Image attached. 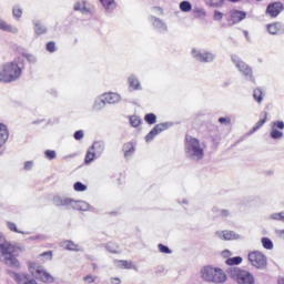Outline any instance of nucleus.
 Here are the masks:
<instances>
[{
	"mask_svg": "<svg viewBox=\"0 0 284 284\" xmlns=\"http://www.w3.org/2000/svg\"><path fill=\"white\" fill-rule=\"evenodd\" d=\"M216 236L222 241H237V239H241V235L236 234L234 231L216 232Z\"/></svg>",
	"mask_w": 284,
	"mask_h": 284,
	"instance_id": "14",
	"label": "nucleus"
},
{
	"mask_svg": "<svg viewBox=\"0 0 284 284\" xmlns=\"http://www.w3.org/2000/svg\"><path fill=\"white\" fill-rule=\"evenodd\" d=\"M83 281H84V283H88V284L94 283V281H97V276H94V275H87V276L83 277Z\"/></svg>",
	"mask_w": 284,
	"mask_h": 284,
	"instance_id": "48",
	"label": "nucleus"
},
{
	"mask_svg": "<svg viewBox=\"0 0 284 284\" xmlns=\"http://www.w3.org/2000/svg\"><path fill=\"white\" fill-rule=\"evenodd\" d=\"M180 10L182 12H192V2L187 0L180 2Z\"/></svg>",
	"mask_w": 284,
	"mask_h": 284,
	"instance_id": "30",
	"label": "nucleus"
},
{
	"mask_svg": "<svg viewBox=\"0 0 284 284\" xmlns=\"http://www.w3.org/2000/svg\"><path fill=\"white\" fill-rule=\"evenodd\" d=\"M225 3V0H209L211 8H221Z\"/></svg>",
	"mask_w": 284,
	"mask_h": 284,
	"instance_id": "37",
	"label": "nucleus"
},
{
	"mask_svg": "<svg viewBox=\"0 0 284 284\" xmlns=\"http://www.w3.org/2000/svg\"><path fill=\"white\" fill-rule=\"evenodd\" d=\"M230 254H231V253H230L229 250L222 252V256H223L224 258H227V256H230Z\"/></svg>",
	"mask_w": 284,
	"mask_h": 284,
	"instance_id": "58",
	"label": "nucleus"
},
{
	"mask_svg": "<svg viewBox=\"0 0 284 284\" xmlns=\"http://www.w3.org/2000/svg\"><path fill=\"white\" fill-rule=\"evenodd\" d=\"M33 26H34V32L38 36L45 34V32H48V29H45V26H43L41 22L37 20L33 22Z\"/></svg>",
	"mask_w": 284,
	"mask_h": 284,
	"instance_id": "27",
	"label": "nucleus"
},
{
	"mask_svg": "<svg viewBox=\"0 0 284 284\" xmlns=\"http://www.w3.org/2000/svg\"><path fill=\"white\" fill-rule=\"evenodd\" d=\"M229 1H232L233 3H236V1H239V0H229Z\"/></svg>",
	"mask_w": 284,
	"mask_h": 284,
	"instance_id": "63",
	"label": "nucleus"
},
{
	"mask_svg": "<svg viewBox=\"0 0 284 284\" xmlns=\"http://www.w3.org/2000/svg\"><path fill=\"white\" fill-rule=\"evenodd\" d=\"M245 17H247V12L245 11H240V10H233L231 11V19H229V23H241V21H243V19H245Z\"/></svg>",
	"mask_w": 284,
	"mask_h": 284,
	"instance_id": "15",
	"label": "nucleus"
},
{
	"mask_svg": "<svg viewBox=\"0 0 284 284\" xmlns=\"http://www.w3.org/2000/svg\"><path fill=\"white\" fill-rule=\"evenodd\" d=\"M24 284H37V281L36 280H30V281L26 282Z\"/></svg>",
	"mask_w": 284,
	"mask_h": 284,
	"instance_id": "60",
	"label": "nucleus"
},
{
	"mask_svg": "<svg viewBox=\"0 0 284 284\" xmlns=\"http://www.w3.org/2000/svg\"><path fill=\"white\" fill-rule=\"evenodd\" d=\"M26 58L28 59L29 63H34L37 59L32 54H26Z\"/></svg>",
	"mask_w": 284,
	"mask_h": 284,
	"instance_id": "52",
	"label": "nucleus"
},
{
	"mask_svg": "<svg viewBox=\"0 0 284 284\" xmlns=\"http://www.w3.org/2000/svg\"><path fill=\"white\" fill-rule=\"evenodd\" d=\"M262 244L265 250H273L274 247V243H272V240H270L268 237H263Z\"/></svg>",
	"mask_w": 284,
	"mask_h": 284,
	"instance_id": "35",
	"label": "nucleus"
},
{
	"mask_svg": "<svg viewBox=\"0 0 284 284\" xmlns=\"http://www.w3.org/2000/svg\"><path fill=\"white\" fill-rule=\"evenodd\" d=\"M17 250H26L19 245L11 244L3 233H0V261L8 265V267H13V270H19L21 263L14 256Z\"/></svg>",
	"mask_w": 284,
	"mask_h": 284,
	"instance_id": "1",
	"label": "nucleus"
},
{
	"mask_svg": "<svg viewBox=\"0 0 284 284\" xmlns=\"http://www.w3.org/2000/svg\"><path fill=\"white\" fill-rule=\"evenodd\" d=\"M219 123H221L222 125H230L232 123V119H230V118H220Z\"/></svg>",
	"mask_w": 284,
	"mask_h": 284,
	"instance_id": "50",
	"label": "nucleus"
},
{
	"mask_svg": "<svg viewBox=\"0 0 284 284\" xmlns=\"http://www.w3.org/2000/svg\"><path fill=\"white\" fill-rule=\"evenodd\" d=\"M111 283H112V284H121V278H119V277H112V278H111Z\"/></svg>",
	"mask_w": 284,
	"mask_h": 284,
	"instance_id": "55",
	"label": "nucleus"
},
{
	"mask_svg": "<svg viewBox=\"0 0 284 284\" xmlns=\"http://www.w3.org/2000/svg\"><path fill=\"white\" fill-rule=\"evenodd\" d=\"M21 67L17 61L7 62L0 67V83H13L21 78Z\"/></svg>",
	"mask_w": 284,
	"mask_h": 284,
	"instance_id": "2",
	"label": "nucleus"
},
{
	"mask_svg": "<svg viewBox=\"0 0 284 284\" xmlns=\"http://www.w3.org/2000/svg\"><path fill=\"white\" fill-rule=\"evenodd\" d=\"M62 247L64 250H69L70 252H81V247H79V244H74V242L72 241L62 242Z\"/></svg>",
	"mask_w": 284,
	"mask_h": 284,
	"instance_id": "23",
	"label": "nucleus"
},
{
	"mask_svg": "<svg viewBox=\"0 0 284 284\" xmlns=\"http://www.w3.org/2000/svg\"><path fill=\"white\" fill-rule=\"evenodd\" d=\"M168 128H172V123L165 122V123H160L156 124L145 136L146 143H150V141L154 140V136L158 134H161V132H164V130H168Z\"/></svg>",
	"mask_w": 284,
	"mask_h": 284,
	"instance_id": "10",
	"label": "nucleus"
},
{
	"mask_svg": "<svg viewBox=\"0 0 284 284\" xmlns=\"http://www.w3.org/2000/svg\"><path fill=\"white\" fill-rule=\"evenodd\" d=\"M268 219L271 221H282L283 222V212L280 213H272Z\"/></svg>",
	"mask_w": 284,
	"mask_h": 284,
	"instance_id": "41",
	"label": "nucleus"
},
{
	"mask_svg": "<svg viewBox=\"0 0 284 284\" xmlns=\"http://www.w3.org/2000/svg\"><path fill=\"white\" fill-rule=\"evenodd\" d=\"M130 123L133 128H139V125H141V119H139L136 115H132L130 118Z\"/></svg>",
	"mask_w": 284,
	"mask_h": 284,
	"instance_id": "39",
	"label": "nucleus"
},
{
	"mask_svg": "<svg viewBox=\"0 0 284 284\" xmlns=\"http://www.w3.org/2000/svg\"><path fill=\"white\" fill-rule=\"evenodd\" d=\"M23 14V10L19 7H13V17H17L18 19H21Z\"/></svg>",
	"mask_w": 284,
	"mask_h": 284,
	"instance_id": "46",
	"label": "nucleus"
},
{
	"mask_svg": "<svg viewBox=\"0 0 284 284\" xmlns=\"http://www.w3.org/2000/svg\"><path fill=\"white\" fill-rule=\"evenodd\" d=\"M253 98L257 103H261L263 101V91L261 89H255L253 92Z\"/></svg>",
	"mask_w": 284,
	"mask_h": 284,
	"instance_id": "36",
	"label": "nucleus"
},
{
	"mask_svg": "<svg viewBox=\"0 0 284 284\" xmlns=\"http://www.w3.org/2000/svg\"><path fill=\"white\" fill-rule=\"evenodd\" d=\"M73 9L75 12H81V14H92L94 12V7L83 0L75 2Z\"/></svg>",
	"mask_w": 284,
	"mask_h": 284,
	"instance_id": "11",
	"label": "nucleus"
},
{
	"mask_svg": "<svg viewBox=\"0 0 284 284\" xmlns=\"http://www.w3.org/2000/svg\"><path fill=\"white\" fill-rule=\"evenodd\" d=\"M232 61L237 70L243 74V77L247 79V81H254L252 68L247 63L241 61V59H239V55H232Z\"/></svg>",
	"mask_w": 284,
	"mask_h": 284,
	"instance_id": "8",
	"label": "nucleus"
},
{
	"mask_svg": "<svg viewBox=\"0 0 284 284\" xmlns=\"http://www.w3.org/2000/svg\"><path fill=\"white\" fill-rule=\"evenodd\" d=\"M120 265L124 270H132V262H130V261L122 260V261H120Z\"/></svg>",
	"mask_w": 284,
	"mask_h": 284,
	"instance_id": "45",
	"label": "nucleus"
},
{
	"mask_svg": "<svg viewBox=\"0 0 284 284\" xmlns=\"http://www.w3.org/2000/svg\"><path fill=\"white\" fill-rule=\"evenodd\" d=\"M278 284H284V277L278 278Z\"/></svg>",
	"mask_w": 284,
	"mask_h": 284,
	"instance_id": "61",
	"label": "nucleus"
},
{
	"mask_svg": "<svg viewBox=\"0 0 284 284\" xmlns=\"http://www.w3.org/2000/svg\"><path fill=\"white\" fill-rule=\"evenodd\" d=\"M70 210H78L80 212H88L90 210V204L85 201H74L71 199Z\"/></svg>",
	"mask_w": 284,
	"mask_h": 284,
	"instance_id": "16",
	"label": "nucleus"
},
{
	"mask_svg": "<svg viewBox=\"0 0 284 284\" xmlns=\"http://www.w3.org/2000/svg\"><path fill=\"white\" fill-rule=\"evenodd\" d=\"M129 85L133 88V90H141V82H139V79L134 75L129 77Z\"/></svg>",
	"mask_w": 284,
	"mask_h": 284,
	"instance_id": "29",
	"label": "nucleus"
},
{
	"mask_svg": "<svg viewBox=\"0 0 284 284\" xmlns=\"http://www.w3.org/2000/svg\"><path fill=\"white\" fill-rule=\"evenodd\" d=\"M270 34H281L283 32V24L281 22H275L267 26Z\"/></svg>",
	"mask_w": 284,
	"mask_h": 284,
	"instance_id": "22",
	"label": "nucleus"
},
{
	"mask_svg": "<svg viewBox=\"0 0 284 284\" xmlns=\"http://www.w3.org/2000/svg\"><path fill=\"white\" fill-rule=\"evenodd\" d=\"M10 136V133L8 132V126L4 124H0V148L6 145V142L8 141Z\"/></svg>",
	"mask_w": 284,
	"mask_h": 284,
	"instance_id": "21",
	"label": "nucleus"
},
{
	"mask_svg": "<svg viewBox=\"0 0 284 284\" xmlns=\"http://www.w3.org/2000/svg\"><path fill=\"white\" fill-rule=\"evenodd\" d=\"M281 3L274 2L272 4H268L266 12L267 14H270V17H278V14H281Z\"/></svg>",
	"mask_w": 284,
	"mask_h": 284,
	"instance_id": "19",
	"label": "nucleus"
},
{
	"mask_svg": "<svg viewBox=\"0 0 284 284\" xmlns=\"http://www.w3.org/2000/svg\"><path fill=\"white\" fill-rule=\"evenodd\" d=\"M29 270L32 276H34V278H38V281H42V283H54V277H52L50 273L45 272V270H43V266H39L31 262L29 263Z\"/></svg>",
	"mask_w": 284,
	"mask_h": 284,
	"instance_id": "7",
	"label": "nucleus"
},
{
	"mask_svg": "<svg viewBox=\"0 0 284 284\" xmlns=\"http://www.w3.org/2000/svg\"><path fill=\"white\" fill-rule=\"evenodd\" d=\"M151 20L153 23V28H155V30H158V32H168V24H165V22H163V20H161L156 17H152Z\"/></svg>",
	"mask_w": 284,
	"mask_h": 284,
	"instance_id": "18",
	"label": "nucleus"
},
{
	"mask_svg": "<svg viewBox=\"0 0 284 284\" xmlns=\"http://www.w3.org/2000/svg\"><path fill=\"white\" fill-rule=\"evenodd\" d=\"M193 14L196 19H205V17H207V11H205L202 7L195 6L193 8Z\"/></svg>",
	"mask_w": 284,
	"mask_h": 284,
	"instance_id": "24",
	"label": "nucleus"
},
{
	"mask_svg": "<svg viewBox=\"0 0 284 284\" xmlns=\"http://www.w3.org/2000/svg\"><path fill=\"white\" fill-rule=\"evenodd\" d=\"M102 98H103V101L105 103H109V105H112L114 103H119V101H121V95H119L118 93H112V92L104 93L102 95Z\"/></svg>",
	"mask_w": 284,
	"mask_h": 284,
	"instance_id": "17",
	"label": "nucleus"
},
{
	"mask_svg": "<svg viewBox=\"0 0 284 284\" xmlns=\"http://www.w3.org/2000/svg\"><path fill=\"white\" fill-rule=\"evenodd\" d=\"M248 261L253 267H256L257 270H264V267L267 266V257L258 251L251 252L248 254Z\"/></svg>",
	"mask_w": 284,
	"mask_h": 284,
	"instance_id": "9",
	"label": "nucleus"
},
{
	"mask_svg": "<svg viewBox=\"0 0 284 284\" xmlns=\"http://www.w3.org/2000/svg\"><path fill=\"white\" fill-rule=\"evenodd\" d=\"M244 34H245L246 39H250V33L247 31H244Z\"/></svg>",
	"mask_w": 284,
	"mask_h": 284,
	"instance_id": "62",
	"label": "nucleus"
},
{
	"mask_svg": "<svg viewBox=\"0 0 284 284\" xmlns=\"http://www.w3.org/2000/svg\"><path fill=\"white\" fill-rule=\"evenodd\" d=\"M9 230H11V232H16L17 234H23L22 231H19V229H17V224L12 223V222H8L7 223Z\"/></svg>",
	"mask_w": 284,
	"mask_h": 284,
	"instance_id": "43",
	"label": "nucleus"
},
{
	"mask_svg": "<svg viewBox=\"0 0 284 284\" xmlns=\"http://www.w3.org/2000/svg\"><path fill=\"white\" fill-rule=\"evenodd\" d=\"M144 121H146L149 125H154V123H156V115L154 113H149L144 116Z\"/></svg>",
	"mask_w": 284,
	"mask_h": 284,
	"instance_id": "34",
	"label": "nucleus"
},
{
	"mask_svg": "<svg viewBox=\"0 0 284 284\" xmlns=\"http://www.w3.org/2000/svg\"><path fill=\"white\" fill-rule=\"evenodd\" d=\"M193 58L201 63H212L214 61V54L211 52L201 53L196 49L192 50Z\"/></svg>",
	"mask_w": 284,
	"mask_h": 284,
	"instance_id": "12",
	"label": "nucleus"
},
{
	"mask_svg": "<svg viewBox=\"0 0 284 284\" xmlns=\"http://www.w3.org/2000/svg\"><path fill=\"white\" fill-rule=\"evenodd\" d=\"M105 103L103 95H101L100 99L95 100L93 108L94 110H103V108H105Z\"/></svg>",
	"mask_w": 284,
	"mask_h": 284,
	"instance_id": "32",
	"label": "nucleus"
},
{
	"mask_svg": "<svg viewBox=\"0 0 284 284\" xmlns=\"http://www.w3.org/2000/svg\"><path fill=\"white\" fill-rule=\"evenodd\" d=\"M0 30H4V32H13V33L19 32V29H17V27L7 24V22L3 21L2 19H0Z\"/></svg>",
	"mask_w": 284,
	"mask_h": 284,
	"instance_id": "26",
	"label": "nucleus"
},
{
	"mask_svg": "<svg viewBox=\"0 0 284 284\" xmlns=\"http://www.w3.org/2000/svg\"><path fill=\"white\" fill-rule=\"evenodd\" d=\"M7 274H9L10 276H14L16 278L19 277V274L12 272L11 270H7Z\"/></svg>",
	"mask_w": 284,
	"mask_h": 284,
	"instance_id": "56",
	"label": "nucleus"
},
{
	"mask_svg": "<svg viewBox=\"0 0 284 284\" xmlns=\"http://www.w3.org/2000/svg\"><path fill=\"white\" fill-rule=\"evenodd\" d=\"M158 248L162 254H172V250L163 244H159Z\"/></svg>",
	"mask_w": 284,
	"mask_h": 284,
	"instance_id": "42",
	"label": "nucleus"
},
{
	"mask_svg": "<svg viewBox=\"0 0 284 284\" xmlns=\"http://www.w3.org/2000/svg\"><path fill=\"white\" fill-rule=\"evenodd\" d=\"M100 2L106 12H112V10L116 8V2L114 0H100Z\"/></svg>",
	"mask_w": 284,
	"mask_h": 284,
	"instance_id": "25",
	"label": "nucleus"
},
{
	"mask_svg": "<svg viewBox=\"0 0 284 284\" xmlns=\"http://www.w3.org/2000/svg\"><path fill=\"white\" fill-rule=\"evenodd\" d=\"M47 50L48 52H54L57 50V45L54 44V42H48Z\"/></svg>",
	"mask_w": 284,
	"mask_h": 284,
	"instance_id": "51",
	"label": "nucleus"
},
{
	"mask_svg": "<svg viewBox=\"0 0 284 284\" xmlns=\"http://www.w3.org/2000/svg\"><path fill=\"white\" fill-rule=\"evenodd\" d=\"M24 170H32V162L28 161L24 163Z\"/></svg>",
	"mask_w": 284,
	"mask_h": 284,
	"instance_id": "54",
	"label": "nucleus"
},
{
	"mask_svg": "<svg viewBox=\"0 0 284 284\" xmlns=\"http://www.w3.org/2000/svg\"><path fill=\"white\" fill-rule=\"evenodd\" d=\"M185 154L191 161H201L205 156V151L203 146H201V141L196 138L186 136Z\"/></svg>",
	"mask_w": 284,
	"mask_h": 284,
	"instance_id": "3",
	"label": "nucleus"
},
{
	"mask_svg": "<svg viewBox=\"0 0 284 284\" xmlns=\"http://www.w3.org/2000/svg\"><path fill=\"white\" fill-rule=\"evenodd\" d=\"M243 263V257L241 256H235V257H230L226 260V265H241Z\"/></svg>",
	"mask_w": 284,
	"mask_h": 284,
	"instance_id": "31",
	"label": "nucleus"
},
{
	"mask_svg": "<svg viewBox=\"0 0 284 284\" xmlns=\"http://www.w3.org/2000/svg\"><path fill=\"white\" fill-rule=\"evenodd\" d=\"M74 139L75 141H81V139H83V136H85V133H83V130H79L74 133Z\"/></svg>",
	"mask_w": 284,
	"mask_h": 284,
	"instance_id": "49",
	"label": "nucleus"
},
{
	"mask_svg": "<svg viewBox=\"0 0 284 284\" xmlns=\"http://www.w3.org/2000/svg\"><path fill=\"white\" fill-rule=\"evenodd\" d=\"M226 272L229 276L239 284H254V275H252V273L248 271L241 270L236 266H231Z\"/></svg>",
	"mask_w": 284,
	"mask_h": 284,
	"instance_id": "5",
	"label": "nucleus"
},
{
	"mask_svg": "<svg viewBox=\"0 0 284 284\" xmlns=\"http://www.w3.org/2000/svg\"><path fill=\"white\" fill-rule=\"evenodd\" d=\"M70 202H71L70 197H61L59 195L53 197V203L58 207L64 206V207H68V210H70Z\"/></svg>",
	"mask_w": 284,
	"mask_h": 284,
	"instance_id": "20",
	"label": "nucleus"
},
{
	"mask_svg": "<svg viewBox=\"0 0 284 284\" xmlns=\"http://www.w3.org/2000/svg\"><path fill=\"white\" fill-rule=\"evenodd\" d=\"M103 152H105V142H103V141L93 142V144L87 151L84 162L87 164L92 163V161H94V159H97V156L98 158L101 156V154H103Z\"/></svg>",
	"mask_w": 284,
	"mask_h": 284,
	"instance_id": "6",
	"label": "nucleus"
},
{
	"mask_svg": "<svg viewBox=\"0 0 284 284\" xmlns=\"http://www.w3.org/2000/svg\"><path fill=\"white\" fill-rule=\"evenodd\" d=\"M123 152L125 159H128V156H132V154H134V144H132V142L125 143L123 145Z\"/></svg>",
	"mask_w": 284,
	"mask_h": 284,
	"instance_id": "28",
	"label": "nucleus"
},
{
	"mask_svg": "<svg viewBox=\"0 0 284 284\" xmlns=\"http://www.w3.org/2000/svg\"><path fill=\"white\" fill-rule=\"evenodd\" d=\"M75 192H85L88 190V186L81 182H77L74 184Z\"/></svg>",
	"mask_w": 284,
	"mask_h": 284,
	"instance_id": "40",
	"label": "nucleus"
},
{
	"mask_svg": "<svg viewBox=\"0 0 284 284\" xmlns=\"http://www.w3.org/2000/svg\"><path fill=\"white\" fill-rule=\"evenodd\" d=\"M220 216H224V217L230 216V211H227V210H220Z\"/></svg>",
	"mask_w": 284,
	"mask_h": 284,
	"instance_id": "53",
	"label": "nucleus"
},
{
	"mask_svg": "<svg viewBox=\"0 0 284 284\" xmlns=\"http://www.w3.org/2000/svg\"><path fill=\"white\" fill-rule=\"evenodd\" d=\"M266 121H267V113H265V119H262L256 122V124L253 128V132H256V130H260V128H263V125H265Z\"/></svg>",
	"mask_w": 284,
	"mask_h": 284,
	"instance_id": "38",
	"label": "nucleus"
},
{
	"mask_svg": "<svg viewBox=\"0 0 284 284\" xmlns=\"http://www.w3.org/2000/svg\"><path fill=\"white\" fill-rule=\"evenodd\" d=\"M214 21H223V12L216 10L213 16Z\"/></svg>",
	"mask_w": 284,
	"mask_h": 284,
	"instance_id": "47",
	"label": "nucleus"
},
{
	"mask_svg": "<svg viewBox=\"0 0 284 284\" xmlns=\"http://www.w3.org/2000/svg\"><path fill=\"white\" fill-rule=\"evenodd\" d=\"M44 154L49 159V161H52V160L57 159V152L55 151L47 150L44 152Z\"/></svg>",
	"mask_w": 284,
	"mask_h": 284,
	"instance_id": "44",
	"label": "nucleus"
},
{
	"mask_svg": "<svg viewBox=\"0 0 284 284\" xmlns=\"http://www.w3.org/2000/svg\"><path fill=\"white\" fill-rule=\"evenodd\" d=\"M41 256H48V258H52V252H44Z\"/></svg>",
	"mask_w": 284,
	"mask_h": 284,
	"instance_id": "59",
	"label": "nucleus"
},
{
	"mask_svg": "<svg viewBox=\"0 0 284 284\" xmlns=\"http://www.w3.org/2000/svg\"><path fill=\"white\" fill-rule=\"evenodd\" d=\"M212 212H214L215 214H217V216L221 215V210H219V207H216V206H214V207L212 209Z\"/></svg>",
	"mask_w": 284,
	"mask_h": 284,
	"instance_id": "57",
	"label": "nucleus"
},
{
	"mask_svg": "<svg viewBox=\"0 0 284 284\" xmlns=\"http://www.w3.org/2000/svg\"><path fill=\"white\" fill-rule=\"evenodd\" d=\"M278 130H284L283 121L273 122L272 131H271V136L273 139H283V132Z\"/></svg>",
	"mask_w": 284,
	"mask_h": 284,
	"instance_id": "13",
	"label": "nucleus"
},
{
	"mask_svg": "<svg viewBox=\"0 0 284 284\" xmlns=\"http://www.w3.org/2000/svg\"><path fill=\"white\" fill-rule=\"evenodd\" d=\"M282 222L284 223V212H283V217H282Z\"/></svg>",
	"mask_w": 284,
	"mask_h": 284,
	"instance_id": "64",
	"label": "nucleus"
},
{
	"mask_svg": "<svg viewBox=\"0 0 284 284\" xmlns=\"http://www.w3.org/2000/svg\"><path fill=\"white\" fill-rule=\"evenodd\" d=\"M105 250L111 252V254H116L119 252V245H116V243L110 242L105 245Z\"/></svg>",
	"mask_w": 284,
	"mask_h": 284,
	"instance_id": "33",
	"label": "nucleus"
},
{
	"mask_svg": "<svg viewBox=\"0 0 284 284\" xmlns=\"http://www.w3.org/2000/svg\"><path fill=\"white\" fill-rule=\"evenodd\" d=\"M201 276L203 281L207 283H225L227 281V275L220 267L214 266H203L201 270Z\"/></svg>",
	"mask_w": 284,
	"mask_h": 284,
	"instance_id": "4",
	"label": "nucleus"
}]
</instances>
